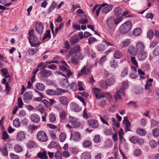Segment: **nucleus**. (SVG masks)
<instances>
[{"label": "nucleus", "mask_w": 159, "mask_h": 159, "mask_svg": "<svg viewBox=\"0 0 159 159\" xmlns=\"http://www.w3.org/2000/svg\"><path fill=\"white\" fill-rule=\"evenodd\" d=\"M113 12L115 15L118 16L121 14L122 13V11L120 7H116L114 9Z\"/></svg>", "instance_id": "32"}, {"label": "nucleus", "mask_w": 159, "mask_h": 159, "mask_svg": "<svg viewBox=\"0 0 159 159\" xmlns=\"http://www.w3.org/2000/svg\"><path fill=\"white\" fill-rule=\"evenodd\" d=\"M129 140L134 143H137L138 141V138L137 136H132L129 139Z\"/></svg>", "instance_id": "56"}, {"label": "nucleus", "mask_w": 159, "mask_h": 159, "mask_svg": "<svg viewBox=\"0 0 159 159\" xmlns=\"http://www.w3.org/2000/svg\"><path fill=\"white\" fill-rule=\"evenodd\" d=\"M49 118L51 123L54 122L56 120V118L54 114H50L49 116Z\"/></svg>", "instance_id": "45"}, {"label": "nucleus", "mask_w": 159, "mask_h": 159, "mask_svg": "<svg viewBox=\"0 0 159 159\" xmlns=\"http://www.w3.org/2000/svg\"><path fill=\"white\" fill-rule=\"evenodd\" d=\"M80 134L77 132H75L71 133L70 139L74 141H77L80 140Z\"/></svg>", "instance_id": "10"}, {"label": "nucleus", "mask_w": 159, "mask_h": 159, "mask_svg": "<svg viewBox=\"0 0 159 159\" xmlns=\"http://www.w3.org/2000/svg\"><path fill=\"white\" fill-rule=\"evenodd\" d=\"M152 134L154 137H157L159 135V130L158 129L156 128L152 130Z\"/></svg>", "instance_id": "59"}, {"label": "nucleus", "mask_w": 159, "mask_h": 159, "mask_svg": "<svg viewBox=\"0 0 159 159\" xmlns=\"http://www.w3.org/2000/svg\"><path fill=\"white\" fill-rule=\"evenodd\" d=\"M71 56V61L72 63L75 65H77L79 64V60L78 59L77 55L73 54Z\"/></svg>", "instance_id": "19"}, {"label": "nucleus", "mask_w": 159, "mask_h": 159, "mask_svg": "<svg viewBox=\"0 0 159 159\" xmlns=\"http://www.w3.org/2000/svg\"><path fill=\"white\" fill-rule=\"evenodd\" d=\"M57 4L55 2H53L51 5L49 7L48 12L49 13L55 7H56Z\"/></svg>", "instance_id": "44"}, {"label": "nucleus", "mask_w": 159, "mask_h": 159, "mask_svg": "<svg viewBox=\"0 0 159 159\" xmlns=\"http://www.w3.org/2000/svg\"><path fill=\"white\" fill-rule=\"evenodd\" d=\"M91 143L90 141L89 140H86L83 142V146L84 148H86L89 147L91 145Z\"/></svg>", "instance_id": "60"}, {"label": "nucleus", "mask_w": 159, "mask_h": 159, "mask_svg": "<svg viewBox=\"0 0 159 159\" xmlns=\"http://www.w3.org/2000/svg\"><path fill=\"white\" fill-rule=\"evenodd\" d=\"M16 139L18 141H22L25 139V134L23 132L18 133L16 136Z\"/></svg>", "instance_id": "14"}, {"label": "nucleus", "mask_w": 159, "mask_h": 159, "mask_svg": "<svg viewBox=\"0 0 159 159\" xmlns=\"http://www.w3.org/2000/svg\"><path fill=\"white\" fill-rule=\"evenodd\" d=\"M123 20L121 16H118L115 18L111 16L108 18L107 20V25L108 28L110 30L113 29L114 25H117Z\"/></svg>", "instance_id": "1"}, {"label": "nucleus", "mask_w": 159, "mask_h": 159, "mask_svg": "<svg viewBox=\"0 0 159 159\" xmlns=\"http://www.w3.org/2000/svg\"><path fill=\"white\" fill-rule=\"evenodd\" d=\"M91 156L88 152H84L82 153L81 159H90Z\"/></svg>", "instance_id": "34"}, {"label": "nucleus", "mask_w": 159, "mask_h": 159, "mask_svg": "<svg viewBox=\"0 0 159 159\" xmlns=\"http://www.w3.org/2000/svg\"><path fill=\"white\" fill-rule=\"evenodd\" d=\"M47 153V152L44 151L42 152H39L38 155L39 157L41 159H47L48 157Z\"/></svg>", "instance_id": "29"}, {"label": "nucleus", "mask_w": 159, "mask_h": 159, "mask_svg": "<svg viewBox=\"0 0 159 159\" xmlns=\"http://www.w3.org/2000/svg\"><path fill=\"white\" fill-rule=\"evenodd\" d=\"M136 49L137 52H142L144 50L145 47L143 42L138 41L137 42L136 46Z\"/></svg>", "instance_id": "9"}, {"label": "nucleus", "mask_w": 159, "mask_h": 159, "mask_svg": "<svg viewBox=\"0 0 159 159\" xmlns=\"http://www.w3.org/2000/svg\"><path fill=\"white\" fill-rule=\"evenodd\" d=\"M121 95L123 96L122 94L121 90L119 89H117L116 92L114 95L115 100H117L121 98Z\"/></svg>", "instance_id": "21"}, {"label": "nucleus", "mask_w": 159, "mask_h": 159, "mask_svg": "<svg viewBox=\"0 0 159 159\" xmlns=\"http://www.w3.org/2000/svg\"><path fill=\"white\" fill-rule=\"evenodd\" d=\"M68 120L74 128L79 127L80 125V122L78 121L76 118L70 116L68 119Z\"/></svg>", "instance_id": "6"}, {"label": "nucleus", "mask_w": 159, "mask_h": 159, "mask_svg": "<svg viewBox=\"0 0 159 159\" xmlns=\"http://www.w3.org/2000/svg\"><path fill=\"white\" fill-rule=\"evenodd\" d=\"M40 117L37 114L34 113L32 115L31 117V120L33 122L37 123L40 120Z\"/></svg>", "instance_id": "13"}, {"label": "nucleus", "mask_w": 159, "mask_h": 159, "mask_svg": "<svg viewBox=\"0 0 159 159\" xmlns=\"http://www.w3.org/2000/svg\"><path fill=\"white\" fill-rule=\"evenodd\" d=\"M59 140L61 142H63L65 141L66 139V135L65 133L61 132L60 133L59 137Z\"/></svg>", "instance_id": "42"}, {"label": "nucleus", "mask_w": 159, "mask_h": 159, "mask_svg": "<svg viewBox=\"0 0 159 159\" xmlns=\"http://www.w3.org/2000/svg\"><path fill=\"white\" fill-rule=\"evenodd\" d=\"M142 30L140 28L135 29L133 31V34L136 36L139 35L142 33Z\"/></svg>", "instance_id": "36"}, {"label": "nucleus", "mask_w": 159, "mask_h": 159, "mask_svg": "<svg viewBox=\"0 0 159 159\" xmlns=\"http://www.w3.org/2000/svg\"><path fill=\"white\" fill-rule=\"evenodd\" d=\"M96 47L98 50L99 51H103L105 49V46L102 44H98L97 46Z\"/></svg>", "instance_id": "46"}, {"label": "nucleus", "mask_w": 159, "mask_h": 159, "mask_svg": "<svg viewBox=\"0 0 159 159\" xmlns=\"http://www.w3.org/2000/svg\"><path fill=\"white\" fill-rule=\"evenodd\" d=\"M37 51L38 50L35 48L29 50L28 51V54L30 55H33L37 52Z\"/></svg>", "instance_id": "62"}, {"label": "nucleus", "mask_w": 159, "mask_h": 159, "mask_svg": "<svg viewBox=\"0 0 159 159\" xmlns=\"http://www.w3.org/2000/svg\"><path fill=\"white\" fill-rule=\"evenodd\" d=\"M130 40L129 39H126L123 41L121 43V46L122 48L127 47L130 44Z\"/></svg>", "instance_id": "26"}, {"label": "nucleus", "mask_w": 159, "mask_h": 159, "mask_svg": "<svg viewBox=\"0 0 159 159\" xmlns=\"http://www.w3.org/2000/svg\"><path fill=\"white\" fill-rule=\"evenodd\" d=\"M88 122L89 125L93 128H95L98 126V122L96 120L90 119L89 120Z\"/></svg>", "instance_id": "20"}, {"label": "nucleus", "mask_w": 159, "mask_h": 159, "mask_svg": "<svg viewBox=\"0 0 159 159\" xmlns=\"http://www.w3.org/2000/svg\"><path fill=\"white\" fill-rule=\"evenodd\" d=\"M106 5V3H104L98 5V8L96 9V13L97 16H98L99 14V12L101 9L104 7Z\"/></svg>", "instance_id": "37"}, {"label": "nucleus", "mask_w": 159, "mask_h": 159, "mask_svg": "<svg viewBox=\"0 0 159 159\" xmlns=\"http://www.w3.org/2000/svg\"><path fill=\"white\" fill-rule=\"evenodd\" d=\"M43 26L41 23H37L35 25V29L39 34L42 33L43 30Z\"/></svg>", "instance_id": "12"}, {"label": "nucleus", "mask_w": 159, "mask_h": 159, "mask_svg": "<svg viewBox=\"0 0 159 159\" xmlns=\"http://www.w3.org/2000/svg\"><path fill=\"white\" fill-rule=\"evenodd\" d=\"M100 118L101 121L107 125V126L109 125L108 124L107 120L110 119V117L109 116L107 115L104 116L103 117L100 116Z\"/></svg>", "instance_id": "25"}, {"label": "nucleus", "mask_w": 159, "mask_h": 159, "mask_svg": "<svg viewBox=\"0 0 159 159\" xmlns=\"http://www.w3.org/2000/svg\"><path fill=\"white\" fill-rule=\"evenodd\" d=\"M128 87V84L127 82H124L123 83L122 87H121L119 89L121 90V92L122 93V94L125 95V90Z\"/></svg>", "instance_id": "23"}, {"label": "nucleus", "mask_w": 159, "mask_h": 159, "mask_svg": "<svg viewBox=\"0 0 159 159\" xmlns=\"http://www.w3.org/2000/svg\"><path fill=\"white\" fill-rule=\"evenodd\" d=\"M79 41V38L77 35H74L72 36L70 39V43L71 45L77 43Z\"/></svg>", "instance_id": "17"}, {"label": "nucleus", "mask_w": 159, "mask_h": 159, "mask_svg": "<svg viewBox=\"0 0 159 159\" xmlns=\"http://www.w3.org/2000/svg\"><path fill=\"white\" fill-rule=\"evenodd\" d=\"M70 108L72 110L75 112H78L80 111L82 109L77 104L71 102L70 104Z\"/></svg>", "instance_id": "8"}, {"label": "nucleus", "mask_w": 159, "mask_h": 159, "mask_svg": "<svg viewBox=\"0 0 159 159\" xmlns=\"http://www.w3.org/2000/svg\"><path fill=\"white\" fill-rule=\"evenodd\" d=\"M86 74H87L86 70V67L84 66L83 68L82 69L80 70V72H79L78 75H79L78 76L79 77L80 76H82L83 75H85Z\"/></svg>", "instance_id": "49"}, {"label": "nucleus", "mask_w": 159, "mask_h": 159, "mask_svg": "<svg viewBox=\"0 0 159 159\" xmlns=\"http://www.w3.org/2000/svg\"><path fill=\"white\" fill-rule=\"evenodd\" d=\"M2 73H3L4 76L6 78H7L9 77L10 75L8 74L7 70L5 68H2Z\"/></svg>", "instance_id": "47"}, {"label": "nucleus", "mask_w": 159, "mask_h": 159, "mask_svg": "<svg viewBox=\"0 0 159 159\" xmlns=\"http://www.w3.org/2000/svg\"><path fill=\"white\" fill-rule=\"evenodd\" d=\"M153 53V55L156 56L159 55V45L156 47L154 49Z\"/></svg>", "instance_id": "58"}, {"label": "nucleus", "mask_w": 159, "mask_h": 159, "mask_svg": "<svg viewBox=\"0 0 159 159\" xmlns=\"http://www.w3.org/2000/svg\"><path fill=\"white\" fill-rule=\"evenodd\" d=\"M45 92L48 95L53 96L56 94V91L52 89H48L46 90Z\"/></svg>", "instance_id": "38"}, {"label": "nucleus", "mask_w": 159, "mask_h": 159, "mask_svg": "<svg viewBox=\"0 0 159 159\" xmlns=\"http://www.w3.org/2000/svg\"><path fill=\"white\" fill-rule=\"evenodd\" d=\"M122 56L121 52L120 51L116 50L115 51L114 54V57L117 59L120 58Z\"/></svg>", "instance_id": "39"}, {"label": "nucleus", "mask_w": 159, "mask_h": 159, "mask_svg": "<svg viewBox=\"0 0 159 159\" xmlns=\"http://www.w3.org/2000/svg\"><path fill=\"white\" fill-rule=\"evenodd\" d=\"M132 22L130 21H127L121 25L120 27V32L123 34L128 33L132 27Z\"/></svg>", "instance_id": "3"}, {"label": "nucleus", "mask_w": 159, "mask_h": 159, "mask_svg": "<svg viewBox=\"0 0 159 159\" xmlns=\"http://www.w3.org/2000/svg\"><path fill=\"white\" fill-rule=\"evenodd\" d=\"M153 36V33L151 30H149L147 32V37L150 39H152Z\"/></svg>", "instance_id": "63"}, {"label": "nucleus", "mask_w": 159, "mask_h": 159, "mask_svg": "<svg viewBox=\"0 0 159 159\" xmlns=\"http://www.w3.org/2000/svg\"><path fill=\"white\" fill-rule=\"evenodd\" d=\"M2 155L4 156H7L8 155V153L6 146H5L2 149Z\"/></svg>", "instance_id": "54"}, {"label": "nucleus", "mask_w": 159, "mask_h": 159, "mask_svg": "<svg viewBox=\"0 0 159 159\" xmlns=\"http://www.w3.org/2000/svg\"><path fill=\"white\" fill-rule=\"evenodd\" d=\"M55 157L57 159H62V157L61 152L59 151H57L55 153Z\"/></svg>", "instance_id": "52"}, {"label": "nucleus", "mask_w": 159, "mask_h": 159, "mask_svg": "<svg viewBox=\"0 0 159 159\" xmlns=\"http://www.w3.org/2000/svg\"><path fill=\"white\" fill-rule=\"evenodd\" d=\"M36 136L38 140L41 142H46L48 140L46 133L43 131H39L37 133Z\"/></svg>", "instance_id": "4"}, {"label": "nucleus", "mask_w": 159, "mask_h": 159, "mask_svg": "<svg viewBox=\"0 0 159 159\" xmlns=\"http://www.w3.org/2000/svg\"><path fill=\"white\" fill-rule=\"evenodd\" d=\"M66 92V91L63 89H58L56 91V94L57 96L61 95L65 93Z\"/></svg>", "instance_id": "40"}, {"label": "nucleus", "mask_w": 159, "mask_h": 159, "mask_svg": "<svg viewBox=\"0 0 159 159\" xmlns=\"http://www.w3.org/2000/svg\"><path fill=\"white\" fill-rule=\"evenodd\" d=\"M35 87L38 90L40 91H43L45 89L44 85L41 83H37L36 84Z\"/></svg>", "instance_id": "33"}, {"label": "nucleus", "mask_w": 159, "mask_h": 159, "mask_svg": "<svg viewBox=\"0 0 159 159\" xmlns=\"http://www.w3.org/2000/svg\"><path fill=\"white\" fill-rule=\"evenodd\" d=\"M60 69L62 70L63 71H67V67H68V66L66 63L65 64H62L59 66Z\"/></svg>", "instance_id": "41"}, {"label": "nucleus", "mask_w": 159, "mask_h": 159, "mask_svg": "<svg viewBox=\"0 0 159 159\" xmlns=\"http://www.w3.org/2000/svg\"><path fill=\"white\" fill-rule=\"evenodd\" d=\"M61 86L64 88H67L69 86V83L66 79L61 80L60 82Z\"/></svg>", "instance_id": "24"}, {"label": "nucleus", "mask_w": 159, "mask_h": 159, "mask_svg": "<svg viewBox=\"0 0 159 159\" xmlns=\"http://www.w3.org/2000/svg\"><path fill=\"white\" fill-rule=\"evenodd\" d=\"M149 144L151 148H152L156 147L157 145V142L154 140H150L149 142Z\"/></svg>", "instance_id": "53"}, {"label": "nucleus", "mask_w": 159, "mask_h": 159, "mask_svg": "<svg viewBox=\"0 0 159 159\" xmlns=\"http://www.w3.org/2000/svg\"><path fill=\"white\" fill-rule=\"evenodd\" d=\"M29 37H28L29 42L32 47H37L39 46L40 44L39 42L37 43H34L38 41V39L37 36L34 34V30H32L29 31Z\"/></svg>", "instance_id": "2"}, {"label": "nucleus", "mask_w": 159, "mask_h": 159, "mask_svg": "<svg viewBox=\"0 0 159 159\" xmlns=\"http://www.w3.org/2000/svg\"><path fill=\"white\" fill-rule=\"evenodd\" d=\"M115 79L113 77H112L106 80V84H107L108 86L112 85L115 82Z\"/></svg>", "instance_id": "28"}, {"label": "nucleus", "mask_w": 159, "mask_h": 159, "mask_svg": "<svg viewBox=\"0 0 159 159\" xmlns=\"http://www.w3.org/2000/svg\"><path fill=\"white\" fill-rule=\"evenodd\" d=\"M60 119L62 120H64L66 118V111L64 110H61L59 113Z\"/></svg>", "instance_id": "31"}, {"label": "nucleus", "mask_w": 159, "mask_h": 159, "mask_svg": "<svg viewBox=\"0 0 159 159\" xmlns=\"http://www.w3.org/2000/svg\"><path fill=\"white\" fill-rule=\"evenodd\" d=\"M118 65V62L115 60H113L110 62V66L112 68H116Z\"/></svg>", "instance_id": "43"}, {"label": "nucleus", "mask_w": 159, "mask_h": 159, "mask_svg": "<svg viewBox=\"0 0 159 159\" xmlns=\"http://www.w3.org/2000/svg\"><path fill=\"white\" fill-rule=\"evenodd\" d=\"M128 73V69L127 67L124 68L122 70L121 73V76L122 77H124L127 75Z\"/></svg>", "instance_id": "51"}, {"label": "nucleus", "mask_w": 159, "mask_h": 159, "mask_svg": "<svg viewBox=\"0 0 159 159\" xmlns=\"http://www.w3.org/2000/svg\"><path fill=\"white\" fill-rule=\"evenodd\" d=\"M147 53L144 52L143 53L139 54L138 55V59L140 61H143L147 57Z\"/></svg>", "instance_id": "30"}, {"label": "nucleus", "mask_w": 159, "mask_h": 159, "mask_svg": "<svg viewBox=\"0 0 159 159\" xmlns=\"http://www.w3.org/2000/svg\"><path fill=\"white\" fill-rule=\"evenodd\" d=\"M124 124L125 125V129L127 131H129L130 130V124L128 120V118L127 116H125L123 120Z\"/></svg>", "instance_id": "16"}, {"label": "nucleus", "mask_w": 159, "mask_h": 159, "mask_svg": "<svg viewBox=\"0 0 159 159\" xmlns=\"http://www.w3.org/2000/svg\"><path fill=\"white\" fill-rule=\"evenodd\" d=\"M13 125L16 127H18L20 126V122L18 119H16L14 120Z\"/></svg>", "instance_id": "50"}, {"label": "nucleus", "mask_w": 159, "mask_h": 159, "mask_svg": "<svg viewBox=\"0 0 159 159\" xmlns=\"http://www.w3.org/2000/svg\"><path fill=\"white\" fill-rule=\"evenodd\" d=\"M57 146V142L54 141H52L48 146V147L49 148H55Z\"/></svg>", "instance_id": "57"}, {"label": "nucleus", "mask_w": 159, "mask_h": 159, "mask_svg": "<svg viewBox=\"0 0 159 159\" xmlns=\"http://www.w3.org/2000/svg\"><path fill=\"white\" fill-rule=\"evenodd\" d=\"M33 96L30 92H26L23 95V100L26 103L29 102L30 101L32 98Z\"/></svg>", "instance_id": "7"}, {"label": "nucleus", "mask_w": 159, "mask_h": 159, "mask_svg": "<svg viewBox=\"0 0 159 159\" xmlns=\"http://www.w3.org/2000/svg\"><path fill=\"white\" fill-rule=\"evenodd\" d=\"M129 54L132 56H135L137 54V51L134 47L133 46H130L128 49Z\"/></svg>", "instance_id": "22"}, {"label": "nucleus", "mask_w": 159, "mask_h": 159, "mask_svg": "<svg viewBox=\"0 0 159 159\" xmlns=\"http://www.w3.org/2000/svg\"><path fill=\"white\" fill-rule=\"evenodd\" d=\"M112 142L110 139H108L105 143V146L107 147H110L111 146Z\"/></svg>", "instance_id": "64"}, {"label": "nucleus", "mask_w": 159, "mask_h": 159, "mask_svg": "<svg viewBox=\"0 0 159 159\" xmlns=\"http://www.w3.org/2000/svg\"><path fill=\"white\" fill-rule=\"evenodd\" d=\"M50 31L49 30H47L46 33L44 34L43 40H44L47 38H50Z\"/></svg>", "instance_id": "48"}, {"label": "nucleus", "mask_w": 159, "mask_h": 159, "mask_svg": "<svg viewBox=\"0 0 159 159\" xmlns=\"http://www.w3.org/2000/svg\"><path fill=\"white\" fill-rule=\"evenodd\" d=\"M40 73V75L43 77H48L51 75L52 72L50 70L43 69Z\"/></svg>", "instance_id": "18"}, {"label": "nucleus", "mask_w": 159, "mask_h": 159, "mask_svg": "<svg viewBox=\"0 0 159 159\" xmlns=\"http://www.w3.org/2000/svg\"><path fill=\"white\" fill-rule=\"evenodd\" d=\"M113 8L112 5H109L106 4V6L102 8V12L104 13H107L111 11Z\"/></svg>", "instance_id": "15"}, {"label": "nucleus", "mask_w": 159, "mask_h": 159, "mask_svg": "<svg viewBox=\"0 0 159 159\" xmlns=\"http://www.w3.org/2000/svg\"><path fill=\"white\" fill-rule=\"evenodd\" d=\"M37 109L40 113H43L45 111L44 107L41 105H39L37 107Z\"/></svg>", "instance_id": "61"}, {"label": "nucleus", "mask_w": 159, "mask_h": 159, "mask_svg": "<svg viewBox=\"0 0 159 159\" xmlns=\"http://www.w3.org/2000/svg\"><path fill=\"white\" fill-rule=\"evenodd\" d=\"M27 147L29 149H31L33 147H37L35 143L33 141H30L26 144Z\"/></svg>", "instance_id": "35"}, {"label": "nucleus", "mask_w": 159, "mask_h": 159, "mask_svg": "<svg viewBox=\"0 0 159 159\" xmlns=\"http://www.w3.org/2000/svg\"><path fill=\"white\" fill-rule=\"evenodd\" d=\"M81 51V48L80 46L78 45H75L73 47L70 49V51L66 55V58L69 59L70 55H72L74 54H77L80 53Z\"/></svg>", "instance_id": "5"}, {"label": "nucleus", "mask_w": 159, "mask_h": 159, "mask_svg": "<svg viewBox=\"0 0 159 159\" xmlns=\"http://www.w3.org/2000/svg\"><path fill=\"white\" fill-rule=\"evenodd\" d=\"M14 150L17 152H20L22 151V148L21 146L18 144L16 145L14 147Z\"/></svg>", "instance_id": "55"}, {"label": "nucleus", "mask_w": 159, "mask_h": 159, "mask_svg": "<svg viewBox=\"0 0 159 159\" xmlns=\"http://www.w3.org/2000/svg\"><path fill=\"white\" fill-rule=\"evenodd\" d=\"M136 133L139 136H144L147 134V132L144 129H142L140 128L137 129L136 130Z\"/></svg>", "instance_id": "27"}, {"label": "nucleus", "mask_w": 159, "mask_h": 159, "mask_svg": "<svg viewBox=\"0 0 159 159\" xmlns=\"http://www.w3.org/2000/svg\"><path fill=\"white\" fill-rule=\"evenodd\" d=\"M58 100L60 102L62 105L67 106L69 103L68 99L66 96H61L59 97Z\"/></svg>", "instance_id": "11"}]
</instances>
